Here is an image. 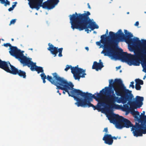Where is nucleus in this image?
Masks as SVG:
<instances>
[{
  "mask_svg": "<svg viewBox=\"0 0 146 146\" xmlns=\"http://www.w3.org/2000/svg\"><path fill=\"white\" fill-rule=\"evenodd\" d=\"M124 32L126 35L122 32L121 29H119L115 33L110 31L109 33V35L111 39V40H108L111 44L113 48V52L116 57V59L121 60L123 62H127L129 54L126 52L123 51L122 49L121 48L117 49L116 48L118 43L120 41L122 40H125V42L128 44L131 45L137 44L140 45L142 43L140 40H139L138 38H131L133 35L130 32H128L126 30H124Z\"/></svg>",
  "mask_w": 146,
  "mask_h": 146,
  "instance_id": "f257e3e1",
  "label": "nucleus"
},
{
  "mask_svg": "<svg viewBox=\"0 0 146 146\" xmlns=\"http://www.w3.org/2000/svg\"><path fill=\"white\" fill-rule=\"evenodd\" d=\"M72 95L71 96L77 102L75 104L78 107H92L94 110H96L99 111L102 109V106L106 104V103L102 100V97L99 98L95 94L92 95L90 93L83 92L79 90H75L72 92Z\"/></svg>",
  "mask_w": 146,
  "mask_h": 146,
  "instance_id": "f03ea898",
  "label": "nucleus"
},
{
  "mask_svg": "<svg viewBox=\"0 0 146 146\" xmlns=\"http://www.w3.org/2000/svg\"><path fill=\"white\" fill-rule=\"evenodd\" d=\"M84 12L83 14L75 12V14L69 15L71 28L73 30L75 29L80 31L85 30L87 33H89V29H91V30L98 29L99 27L96 22L92 21L89 17L90 13L88 11H85Z\"/></svg>",
  "mask_w": 146,
  "mask_h": 146,
  "instance_id": "7ed1b4c3",
  "label": "nucleus"
},
{
  "mask_svg": "<svg viewBox=\"0 0 146 146\" xmlns=\"http://www.w3.org/2000/svg\"><path fill=\"white\" fill-rule=\"evenodd\" d=\"M109 83V87H105L100 91V93H97L98 98H101L109 88H113L115 91L116 95L117 96H121L118 97V100H117V103L124 104L129 100L131 99L133 95L131 93V91L126 89L120 79H115L114 82L113 79L110 80Z\"/></svg>",
  "mask_w": 146,
  "mask_h": 146,
  "instance_id": "20e7f679",
  "label": "nucleus"
},
{
  "mask_svg": "<svg viewBox=\"0 0 146 146\" xmlns=\"http://www.w3.org/2000/svg\"><path fill=\"white\" fill-rule=\"evenodd\" d=\"M108 119L111 123L115 124L118 129L132 127L131 131H133V135L136 137L142 136L141 133H143L146 126V124L143 122H141V124L136 122L135 125H133L129 120L118 114H111L109 115Z\"/></svg>",
  "mask_w": 146,
  "mask_h": 146,
  "instance_id": "39448f33",
  "label": "nucleus"
},
{
  "mask_svg": "<svg viewBox=\"0 0 146 146\" xmlns=\"http://www.w3.org/2000/svg\"><path fill=\"white\" fill-rule=\"evenodd\" d=\"M53 78L50 76L47 75V80L51 83L56 86V89L63 90V93L65 94L67 92L69 96L72 97V92L76 89L73 88L74 86L70 82L67 81L62 77L59 76L55 72L52 74Z\"/></svg>",
  "mask_w": 146,
  "mask_h": 146,
  "instance_id": "423d86ee",
  "label": "nucleus"
},
{
  "mask_svg": "<svg viewBox=\"0 0 146 146\" xmlns=\"http://www.w3.org/2000/svg\"><path fill=\"white\" fill-rule=\"evenodd\" d=\"M141 40L144 46L143 48L141 50H134L135 55L129 54L127 62L129 65L139 66L140 59L146 57V40L142 39ZM141 64L143 68H146V61H144Z\"/></svg>",
  "mask_w": 146,
  "mask_h": 146,
  "instance_id": "0eeeda50",
  "label": "nucleus"
},
{
  "mask_svg": "<svg viewBox=\"0 0 146 146\" xmlns=\"http://www.w3.org/2000/svg\"><path fill=\"white\" fill-rule=\"evenodd\" d=\"M109 88L105 94L102 96V100L104 102L109 104L108 106H104L105 109L107 111H109L112 109H119L120 106L115 104L117 102L118 97L116 96L114 93V89L111 90Z\"/></svg>",
  "mask_w": 146,
  "mask_h": 146,
  "instance_id": "6e6552de",
  "label": "nucleus"
},
{
  "mask_svg": "<svg viewBox=\"0 0 146 146\" xmlns=\"http://www.w3.org/2000/svg\"><path fill=\"white\" fill-rule=\"evenodd\" d=\"M101 43L103 44V50L101 52V53H103L104 56H108L111 57L113 58L116 59L115 55L113 52V48L111 44L108 40L103 39L102 40L101 38L99 41L96 42V44L98 46H100Z\"/></svg>",
  "mask_w": 146,
  "mask_h": 146,
  "instance_id": "1a4fd4ad",
  "label": "nucleus"
},
{
  "mask_svg": "<svg viewBox=\"0 0 146 146\" xmlns=\"http://www.w3.org/2000/svg\"><path fill=\"white\" fill-rule=\"evenodd\" d=\"M70 69L71 70V72L73 74L74 77L76 80H79L81 77L84 78L85 76L86 75L85 70L82 68H79L78 65L75 67H72L71 65H67L64 70L67 71Z\"/></svg>",
  "mask_w": 146,
  "mask_h": 146,
  "instance_id": "9d476101",
  "label": "nucleus"
},
{
  "mask_svg": "<svg viewBox=\"0 0 146 146\" xmlns=\"http://www.w3.org/2000/svg\"><path fill=\"white\" fill-rule=\"evenodd\" d=\"M17 55L16 56L17 58L18 59L20 62L23 64V66H27L32 71H35V68L37 66L36 63H34L25 56L24 55L23 52L22 54L17 53Z\"/></svg>",
  "mask_w": 146,
  "mask_h": 146,
  "instance_id": "9b49d317",
  "label": "nucleus"
},
{
  "mask_svg": "<svg viewBox=\"0 0 146 146\" xmlns=\"http://www.w3.org/2000/svg\"><path fill=\"white\" fill-rule=\"evenodd\" d=\"M43 0H34L31 3L30 5V7L32 9L35 8L37 10L39 9L40 7L48 9H50L54 8V6L52 7L48 0L42 3Z\"/></svg>",
  "mask_w": 146,
  "mask_h": 146,
  "instance_id": "f8f14e48",
  "label": "nucleus"
},
{
  "mask_svg": "<svg viewBox=\"0 0 146 146\" xmlns=\"http://www.w3.org/2000/svg\"><path fill=\"white\" fill-rule=\"evenodd\" d=\"M133 97L131 100H129L128 104L130 106V110H134L135 109L137 108H139L143 104L142 101L143 100V98L142 97H140L138 96H136V101H131Z\"/></svg>",
  "mask_w": 146,
  "mask_h": 146,
  "instance_id": "ddd939ff",
  "label": "nucleus"
},
{
  "mask_svg": "<svg viewBox=\"0 0 146 146\" xmlns=\"http://www.w3.org/2000/svg\"><path fill=\"white\" fill-rule=\"evenodd\" d=\"M9 65L11 67V70L9 69L8 66L5 71L14 75L17 74L20 77L24 78H26V75L25 72L21 70H18L15 66L11 65L10 63H9Z\"/></svg>",
  "mask_w": 146,
  "mask_h": 146,
  "instance_id": "4468645a",
  "label": "nucleus"
},
{
  "mask_svg": "<svg viewBox=\"0 0 146 146\" xmlns=\"http://www.w3.org/2000/svg\"><path fill=\"white\" fill-rule=\"evenodd\" d=\"M49 46L48 48L47 49L49 50L51 53L54 55V56L55 57L56 56L57 53L59 52L58 56L59 57L62 56V52L63 50L62 48H58V47L54 46L52 44H50V43L48 44Z\"/></svg>",
  "mask_w": 146,
  "mask_h": 146,
  "instance_id": "2eb2a0df",
  "label": "nucleus"
},
{
  "mask_svg": "<svg viewBox=\"0 0 146 146\" xmlns=\"http://www.w3.org/2000/svg\"><path fill=\"white\" fill-rule=\"evenodd\" d=\"M3 46H5L7 47L8 46H9L10 48V50L9 51V52L10 54L15 57L17 58L16 56L17 55V53L18 52L20 54H22V52H24V51L21 52V50H19L17 47L16 46H12L9 43H6L4 44Z\"/></svg>",
  "mask_w": 146,
  "mask_h": 146,
  "instance_id": "dca6fc26",
  "label": "nucleus"
},
{
  "mask_svg": "<svg viewBox=\"0 0 146 146\" xmlns=\"http://www.w3.org/2000/svg\"><path fill=\"white\" fill-rule=\"evenodd\" d=\"M103 140L104 141V143L108 145H111L113 142L112 136L110 134H106L104 135L103 138Z\"/></svg>",
  "mask_w": 146,
  "mask_h": 146,
  "instance_id": "f3484780",
  "label": "nucleus"
},
{
  "mask_svg": "<svg viewBox=\"0 0 146 146\" xmlns=\"http://www.w3.org/2000/svg\"><path fill=\"white\" fill-rule=\"evenodd\" d=\"M100 62L98 63L96 61L94 62L92 66V69H95L96 71H98L99 70H101L102 68L104 67L103 63L101 62V60H99Z\"/></svg>",
  "mask_w": 146,
  "mask_h": 146,
  "instance_id": "a211bd4d",
  "label": "nucleus"
},
{
  "mask_svg": "<svg viewBox=\"0 0 146 146\" xmlns=\"http://www.w3.org/2000/svg\"><path fill=\"white\" fill-rule=\"evenodd\" d=\"M9 63H10L9 61H3L0 59V68L5 71L9 65Z\"/></svg>",
  "mask_w": 146,
  "mask_h": 146,
  "instance_id": "6ab92c4d",
  "label": "nucleus"
},
{
  "mask_svg": "<svg viewBox=\"0 0 146 146\" xmlns=\"http://www.w3.org/2000/svg\"><path fill=\"white\" fill-rule=\"evenodd\" d=\"M121 107V108L122 110L125 111H129V110H130V108H129V106L127 104H124L123 107L121 106H120V109Z\"/></svg>",
  "mask_w": 146,
  "mask_h": 146,
  "instance_id": "aec40b11",
  "label": "nucleus"
},
{
  "mask_svg": "<svg viewBox=\"0 0 146 146\" xmlns=\"http://www.w3.org/2000/svg\"><path fill=\"white\" fill-rule=\"evenodd\" d=\"M48 1H49L52 7L54 6V7L59 1V0H48Z\"/></svg>",
  "mask_w": 146,
  "mask_h": 146,
  "instance_id": "412c9836",
  "label": "nucleus"
},
{
  "mask_svg": "<svg viewBox=\"0 0 146 146\" xmlns=\"http://www.w3.org/2000/svg\"><path fill=\"white\" fill-rule=\"evenodd\" d=\"M35 70L37 72L38 74H39L40 72L43 73L44 72L43 68L40 66H37L35 68Z\"/></svg>",
  "mask_w": 146,
  "mask_h": 146,
  "instance_id": "4be33fe9",
  "label": "nucleus"
},
{
  "mask_svg": "<svg viewBox=\"0 0 146 146\" xmlns=\"http://www.w3.org/2000/svg\"><path fill=\"white\" fill-rule=\"evenodd\" d=\"M108 34V29H107L106 33L105 35H103L101 36L100 38H102V40L103 39L105 40H107V38H108V36H107V35Z\"/></svg>",
  "mask_w": 146,
  "mask_h": 146,
  "instance_id": "5701e85b",
  "label": "nucleus"
},
{
  "mask_svg": "<svg viewBox=\"0 0 146 146\" xmlns=\"http://www.w3.org/2000/svg\"><path fill=\"white\" fill-rule=\"evenodd\" d=\"M135 81L136 82V84H137L140 85H142L143 84V81L142 80L139 79H136L135 80Z\"/></svg>",
  "mask_w": 146,
  "mask_h": 146,
  "instance_id": "b1692460",
  "label": "nucleus"
},
{
  "mask_svg": "<svg viewBox=\"0 0 146 146\" xmlns=\"http://www.w3.org/2000/svg\"><path fill=\"white\" fill-rule=\"evenodd\" d=\"M132 112V113L134 115H139V113L138 111H135L134 110H130Z\"/></svg>",
  "mask_w": 146,
  "mask_h": 146,
  "instance_id": "393cba45",
  "label": "nucleus"
},
{
  "mask_svg": "<svg viewBox=\"0 0 146 146\" xmlns=\"http://www.w3.org/2000/svg\"><path fill=\"white\" fill-rule=\"evenodd\" d=\"M40 76L42 79H46L47 78V76L46 77V76L45 75V74L43 73L41 74H40Z\"/></svg>",
  "mask_w": 146,
  "mask_h": 146,
  "instance_id": "a878e982",
  "label": "nucleus"
},
{
  "mask_svg": "<svg viewBox=\"0 0 146 146\" xmlns=\"http://www.w3.org/2000/svg\"><path fill=\"white\" fill-rule=\"evenodd\" d=\"M141 87L140 85L136 84L135 85V88L137 90H140L141 89Z\"/></svg>",
  "mask_w": 146,
  "mask_h": 146,
  "instance_id": "bb28decb",
  "label": "nucleus"
},
{
  "mask_svg": "<svg viewBox=\"0 0 146 146\" xmlns=\"http://www.w3.org/2000/svg\"><path fill=\"white\" fill-rule=\"evenodd\" d=\"M145 111H143V113H141V115L140 116V118L141 119H142L144 117V116H145Z\"/></svg>",
  "mask_w": 146,
  "mask_h": 146,
  "instance_id": "cd10ccee",
  "label": "nucleus"
},
{
  "mask_svg": "<svg viewBox=\"0 0 146 146\" xmlns=\"http://www.w3.org/2000/svg\"><path fill=\"white\" fill-rule=\"evenodd\" d=\"M134 84V82L132 81L131 82V84L129 85L130 87H131L132 88H134V86L133 84Z\"/></svg>",
  "mask_w": 146,
  "mask_h": 146,
  "instance_id": "c85d7f7f",
  "label": "nucleus"
},
{
  "mask_svg": "<svg viewBox=\"0 0 146 146\" xmlns=\"http://www.w3.org/2000/svg\"><path fill=\"white\" fill-rule=\"evenodd\" d=\"M16 22V19H13L10 22V25L12 24H14L15 22Z\"/></svg>",
  "mask_w": 146,
  "mask_h": 146,
  "instance_id": "c756f323",
  "label": "nucleus"
},
{
  "mask_svg": "<svg viewBox=\"0 0 146 146\" xmlns=\"http://www.w3.org/2000/svg\"><path fill=\"white\" fill-rule=\"evenodd\" d=\"M5 6H6L7 5H10V2L7 0H6V2L5 1V3L4 4Z\"/></svg>",
  "mask_w": 146,
  "mask_h": 146,
  "instance_id": "7c9ffc66",
  "label": "nucleus"
},
{
  "mask_svg": "<svg viewBox=\"0 0 146 146\" xmlns=\"http://www.w3.org/2000/svg\"><path fill=\"white\" fill-rule=\"evenodd\" d=\"M112 139L113 140V139H117L118 138L119 139H120L121 138L120 137H115V136L112 137Z\"/></svg>",
  "mask_w": 146,
  "mask_h": 146,
  "instance_id": "2f4dec72",
  "label": "nucleus"
},
{
  "mask_svg": "<svg viewBox=\"0 0 146 146\" xmlns=\"http://www.w3.org/2000/svg\"><path fill=\"white\" fill-rule=\"evenodd\" d=\"M15 3V4L13 5L12 6V7L13 8V9H14V7H16V4L17 3V2H15V3Z\"/></svg>",
  "mask_w": 146,
  "mask_h": 146,
  "instance_id": "473e14b6",
  "label": "nucleus"
},
{
  "mask_svg": "<svg viewBox=\"0 0 146 146\" xmlns=\"http://www.w3.org/2000/svg\"><path fill=\"white\" fill-rule=\"evenodd\" d=\"M103 131L105 132L106 133H107L108 132V129L107 127L105 128L104 129V130Z\"/></svg>",
  "mask_w": 146,
  "mask_h": 146,
  "instance_id": "72a5a7b5",
  "label": "nucleus"
},
{
  "mask_svg": "<svg viewBox=\"0 0 146 146\" xmlns=\"http://www.w3.org/2000/svg\"><path fill=\"white\" fill-rule=\"evenodd\" d=\"M0 1H1V3L2 4H4L5 3V0H0Z\"/></svg>",
  "mask_w": 146,
  "mask_h": 146,
  "instance_id": "f704fd0d",
  "label": "nucleus"
},
{
  "mask_svg": "<svg viewBox=\"0 0 146 146\" xmlns=\"http://www.w3.org/2000/svg\"><path fill=\"white\" fill-rule=\"evenodd\" d=\"M13 9H14L13 8H12V7H10V8H9L8 9V10L9 11H11L13 10Z\"/></svg>",
  "mask_w": 146,
  "mask_h": 146,
  "instance_id": "c9c22d12",
  "label": "nucleus"
},
{
  "mask_svg": "<svg viewBox=\"0 0 146 146\" xmlns=\"http://www.w3.org/2000/svg\"><path fill=\"white\" fill-rule=\"evenodd\" d=\"M139 25V23L138 21H137L135 23V25L136 26H138Z\"/></svg>",
  "mask_w": 146,
  "mask_h": 146,
  "instance_id": "e433bc0d",
  "label": "nucleus"
},
{
  "mask_svg": "<svg viewBox=\"0 0 146 146\" xmlns=\"http://www.w3.org/2000/svg\"><path fill=\"white\" fill-rule=\"evenodd\" d=\"M142 119L146 121V115L144 116V117Z\"/></svg>",
  "mask_w": 146,
  "mask_h": 146,
  "instance_id": "4c0bfd02",
  "label": "nucleus"
},
{
  "mask_svg": "<svg viewBox=\"0 0 146 146\" xmlns=\"http://www.w3.org/2000/svg\"><path fill=\"white\" fill-rule=\"evenodd\" d=\"M87 5L88 6V7L89 9H91V7L90 6V5H89V3H88Z\"/></svg>",
  "mask_w": 146,
  "mask_h": 146,
  "instance_id": "58836bf2",
  "label": "nucleus"
},
{
  "mask_svg": "<svg viewBox=\"0 0 146 146\" xmlns=\"http://www.w3.org/2000/svg\"><path fill=\"white\" fill-rule=\"evenodd\" d=\"M121 67V66H119L118 67H116V68L117 70H118V69H120Z\"/></svg>",
  "mask_w": 146,
  "mask_h": 146,
  "instance_id": "ea45409f",
  "label": "nucleus"
},
{
  "mask_svg": "<svg viewBox=\"0 0 146 146\" xmlns=\"http://www.w3.org/2000/svg\"><path fill=\"white\" fill-rule=\"evenodd\" d=\"M85 49L87 50V51H88L89 50V48L88 47H86L85 48Z\"/></svg>",
  "mask_w": 146,
  "mask_h": 146,
  "instance_id": "a19ab883",
  "label": "nucleus"
},
{
  "mask_svg": "<svg viewBox=\"0 0 146 146\" xmlns=\"http://www.w3.org/2000/svg\"><path fill=\"white\" fill-rule=\"evenodd\" d=\"M45 79H42V80H43V82L44 83H45V82H46V81L45 80Z\"/></svg>",
  "mask_w": 146,
  "mask_h": 146,
  "instance_id": "79ce46f5",
  "label": "nucleus"
},
{
  "mask_svg": "<svg viewBox=\"0 0 146 146\" xmlns=\"http://www.w3.org/2000/svg\"><path fill=\"white\" fill-rule=\"evenodd\" d=\"M57 92L59 93V94L60 95H61V94L59 92V90H58Z\"/></svg>",
  "mask_w": 146,
  "mask_h": 146,
  "instance_id": "37998d69",
  "label": "nucleus"
},
{
  "mask_svg": "<svg viewBox=\"0 0 146 146\" xmlns=\"http://www.w3.org/2000/svg\"><path fill=\"white\" fill-rule=\"evenodd\" d=\"M145 78H146V76H145L143 78V80L145 79Z\"/></svg>",
  "mask_w": 146,
  "mask_h": 146,
  "instance_id": "c03bdc74",
  "label": "nucleus"
},
{
  "mask_svg": "<svg viewBox=\"0 0 146 146\" xmlns=\"http://www.w3.org/2000/svg\"><path fill=\"white\" fill-rule=\"evenodd\" d=\"M11 40L12 41H13L14 40V39L13 38H12Z\"/></svg>",
  "mask_w": 146,
  "mask_h": 146,
  "instance_id": "a18cd8bd",
  "label": "nucleus"
},
{
  "mask_svg": "<svg viewBox=\"0 0 146 146\" xmlns=\"http://www.w3.org/2000/svg\"><path fill=\"white\" fill-rule=\"evenodd\" d=\"M29 50H33V49L32 48L29 49Z\"/></svg>",
  "mask_w": 146,
  "mask_h": 146,
  "instance_id": "49530a36",
  "label": "nucleus"
},
{
  "mask_svg": "<svg viewBox=\"0 0 146 146\" xmlns=\"http://www.w3.org/2000/svg\"><path fill=\"white\" fill-rule=\"evenodd\" d=\"M129 12H127V14H129Z\"/></svg>",
  "mask_w": 146,
  "mask_h": 146,
  "instance_id": "de8ad7c7",
  "label": "nucleus"
},
{
  "mask_svg": "<svg viewBox=\"0 0 146 146\" xmlns=\"http://www.w3.org/2000/svg\"><path fill=\"white\" fill-rule=\"evenodd\" d=\"M122 72V70H120V72Z\"/></svg>",
  "mask_w": 146,
  "mask_h": 146,
  "instance_id": "09e8293b",
  "label": "nucleus"
},
{
  "mask_svg": "<svg viewBox=\"0 0 146 146\" xmlns=\"http://www.w3.org/2000/svg\"><path fill=\"white\" fill-rule=\"evenodd\" d=\"M111 3V2H110V3Z\"/></svg>",
  "mask_w": 146,
  "mask_h": 146,
  "instance_id": "8fccbe9b",
  "label": "nucleus"
},
{
  "mask_svg": "<svg viewBox=\"0 0 146 146\" xmlns=\"http://www.w3.org/2000/svg\"><path fill=\"white\" fill-rule=\"evenodd\" d=\"M111 0V1H113V0Z\"/></svg>",
  "mask_w": 146,
  "mask_h": 146,
  "instance_id": "3c124183",
  "label": "nucleus"
}]
</instances>
